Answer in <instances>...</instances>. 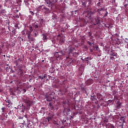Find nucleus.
<instances>
[{"label":"nucleus","mask_w":128,"mask_h":128,"mask_svg":"<svg viewBox=\"0 0 128 128\" xmlns=\"http://www.w3.org/2000/svg\"><path fill=\"white\" fill-rule=\"evenodd\" d=\"M22 102L26 104V106H27L28 108H30V106H32L35 102L34 101H31L30 100L28 97H24L22 98Z\"/></svg>","instance_id":"f257e3e1"},{"label":"nucleus","mask_w":128,"mask_h":128,"mask_svg":"<svg viewBox=\"0 0 128 128\" xmlns=\"http://www.w3.org/2000/svg\"><path fill=\"white\" fill-rule=\"evenodd\" d=\"M22 34L23 36H26V35L28 34V30H24L22 31Z\"/></svg>","instance_id":"1a4fd4ad"},{"label":"nucleus","mask_w":128,"mask_h":128,"mask_svg":"<svg viewBox=\"0 0 128 128\" xmlns=\"http://www.w3.org/2000/svg\"><path fill=\"white\" fill-rule=\"evenodd\" d=\"M60 42H64V36H62L60 38Z\"/></svg>","instance_id":"9d476101"},{"label":"nucleus","mask_w":128,"mask_h":128,"mask_svg":"<svg viewBox=\"0 0 128 128\" xmlns=\"http://www.w3.org/2000/svg\"><path fill=\"white\" fill-rule=\"evenodd\" d=\"M91 52H92V50H91Z\"/></svg>","instance_id":"bf43d9fd"},{"label":"nucleus","mask_w":128,"mask_h":128,"mask_svg":"<svg viewBox=\"0 0 128 128\" xmlns=\"http://www.w3.org/2000/svg\"><path fill=\"white\" fill-rule=\"evenodd\" d=\"M58 54V52H56L55 53V54Z\"/></svg>","instance_id":"79ce46f5"},{"label":"nucleus","mask_w":128,"mask_h":128,"mask_svg":"<svg viewBox=\"0 0 128 128\" xmlns=\"http://www.w3.org/2000/svg\"><path fill=\"white\" fill-rule=\"evenodd\" d=\"M120 120H122L123 122H124V117H122L120 118Z\"/></svg>","instance_id":"412c9836"},{"label":"nucleus","mask_w":128,"mask_h":128,"mask_svg":"<svg viewBox=\"0 0 128 128\" xmlns=\"http://www.w3.org/2000/svg\"><path fill=\"white\" fill-rule=\"evenodd\" d=\"M100 24V20L97 18V20H96V24H94V26H96V24Z\"/></svg>","instance_id":"f8f14e48"},{"label":"nucleus","mask_w":128,"mask_h":128,"mask_svg":"<svg viewBox=\"0 0 128 128\" xmlns=\"http://www.w3.org/2000/svg\"><path fill=\"white\" fill-rule=\"evenodd\" d=\"M34 36L35 37H36V36H38V34L34 33Z\"/></svg>","instance_id":"2f4dec72"},{"label":"nucleus","mask_w":128,"mask_h":128,"mask_svg":"<svg viewBox=\"0 0 128 128\" xmlns=\"http://www.w3.org/2000/svg\"><path fill=\"white\" fill-rule=\"evenodd\" d=\"M6 10H2L0 11V14H6Z\"/></svg>","instance_id":"4468645a"},{"label":"nucleus","mask_w":128,"mask_h":128,"mask_svg":"<svg viewBox=\"0 0 128 128\" xmlns=\"http://www.w3.org/2000/svg\"><path fill=\"white\" fill-rule=\"evenodd\" d=\"M47 102H52V99H50V98H47L46 99Z\"/></svg>","instance_id":"5701e85b"},{"label":"nucleus","mask_w":128,"mask_h":128,"mask_svg":"<svg viewBox=\"0 0 128 128\" xmlns=\"http://www.w3.org/2000/svg\"><path fill=\"white\" fill-rule=\"evenodd\" d=\"M42 8V10H44V12H50V9H48V8H46L44 6L42 5V6H39V8Z\"/></svg>","instance_id":"f03ea898"},{"label":"nucleus","mask_w":128,"mask_h":128,"mask_svg":"<svg viewBox=\"0 0 128 128\" xmlns=\"http://www.w3.org/2000/svg\"><path fill=\"white\" fill-rule=\"evenodd\" d=\"M56 14H53L52 16V20H56Z\"/></svg>","instance_id":"ddd939ff"},{"label":"nucleus","mask_w":128,"mask_h":128,"mask_svg":"<svg viewBox=\"0 0 128 128\" xmlns=\"http://www.w3.org/2000/svg\"><path fill=\"white\" fill-rule=\"evenodd\" d=\"M28 42H34V38L32 36V34L30 33L28 34Z\"/></svg>","instance_id":"7ed1b4c3"},{"label":"nucleus","mask_w":128,"mask_h":128,"mask_svg":"<svg viewBox=\"0 0 128 128\" xmlns=\"http://www.w3.org/2000/svg\"><path fill=\"white\" fill-rule=\"evenodd\" d=\"M60 36V35H58V36Z\"/></svg>","instance_id":"4d7b16f0"},{"label":"nucleus","mask_w":128,"mask_h":128,"mask_svg":"<svg viewBox=\"0 0 128 128\" xmlns=\"http://www.w3.org/2000/svg\"><path fill=\"white\" fill-rule=\"evenodd\" d=\"M94 12L90 11L89 12H87V14L88 15V16L90 17L92 16V14H94Z\"/></svg>","instance_id":"6e6552de"},{"label":"nucleus","mask_w":128,"mask_h":128,"mask_svg":"<svg viewBox=\"0 0 128 128\" xmlns=\"http://www.w3.org/2000/svg\"><path fill=\"white\" fill-rule=\"evenodd\" d=\"M90 82H92V80H90Z\"/></svg>","instance_id":"de8ad7c7"},{"label":"nucleus","mask_w":128,"mask_h":128,"mask_svg":"<svg viewBox=\"0 0 128 128\" xmlns=\"http://www.w3.org/2000/svg\"><path fill=\"white\" fill-rule=\"evenodd\" d=\"M16 108V109H18V108L15 107V108Z\"/></svg>","instance_id":"864d4df0"},{"label":"nucleus","mask_w":128,"mask_h":128,"mask_svg":"<svg viewBox=\"0 0 128 128\" xmlns=\"http://www.w3.org/2000/svg\"><path fill=\"white\" fill-rule=\"evenodd\" d=\"M49 106H50L51 108H52L53 107H52V103H49V104H48Z\"/></svg>","instance_id":"4be33fe9"},{"label":"nucleus","mask_w":128,"mask_h":128,"mask_svg":"<svg viewBox=\"0 0 128 128\" xmlns=\"http://www.w3.org/2000/svg\"><path fill=\"white\" fill-rule=\"evenodd\" d=\"M16 12H18V10H16Z\"/></svg>","instance_id":"a19ab883"},{"label":"nucleus","mask_w":128,"mask_h":128,"mask_svg":"<svg viewBox=\"0 0 128 128\" xmlns=\"http://www.w3.org/2000/svg\"><path fill=\"white\" fill-rule=\"evenodd\" d=\"M4 58H6V55H4Z\"/></svg>","instance_id":"09e8293b"},{"label":"nucleus","mask_w":128,"mask_h":128,"mask_svg":"<svg viewBox=\"0 0 128 128\" xmlns=\"http://www.w3.org/2000/svg\"><path fill=\"white\" fill-rule=\"evenodd\" d=\"M52 0H49V2L46 0H45L47 4H49V6H52Z\"/></svg>","instance_id":"39448f33"},{"label":"nucleus","mask_w":128,"mask_h":128,"mask_svg":"<svg viewBox=\"0 0 128 128\" xmlns=\"http://www.w3.org/2000/svg\"><path fill=\"white\" fill-rule=\"evenodd\" d=\"M120 104H119V106H120Z\"/></svg>","instance_id":"3c124183"},{"label":"nucleus","mask_w":128,"mask_h":128,"mask_svg":"<svg viewBox=\"0 0 128 128\" xmlns=\"http://www.w3.org/2000/svg\"><path fill=\"white\" fill-rule=\"evenodd\" d=\"M116 40H118V38H116Z\"/></svg>","instance_id":"603ef678"},{"label":"nucleus","mask_w":128,"mask_h":128,"mask_svg":"<svg viewBox=\"0 0 128 128\" xmlns=\"http://www.w3.org/2000/svg\"><path fill=\"white\" fill-rule=\"evenodd\" d=\"M91 52H92V50H91Z\"/></svg>","instance_id":"052dcab7"},{"label":"nucleus","mask_w":128,"mask_h":128,"mask_svg":"<svg viewBox=\"0 0 128 128\" xmlns=\"http://www.w3.org/2000/svg\"><path fill=\"white\" fill-rule=\"evenodd\" d=\"M81 60H84V59H82V58H81Z\"/></svg>","instance_id":"c03bdc74"},{"label":"nucleus","mask_w":128,"mask_h":128,"mask_svg":"<svg viewBox=\"0 0 128 128\" xmlns=\"http://www.w3.org/2000/svg\"><path fill=\"white\" fill-rule=\"evenodd\" d=\"M22 110H26V106H24V104H22Z\"/></svg>","instance_id":"aec40b11"},{"label":"nucleus","mask_w":128,"mask_h":128,"mask_svg":"<svg viewBox=\"0 0 128 128\" xmlns=\"http://www.w3.org/2000/svg\"><path fill=\"white\" fill-rule=\"evenodd\" d=\"M24 110H22V112H24Z\"/></svg>","instance_id":"37998d69"},{"label":"nucleus","mask_w":128,"mask_h":128,"mask_svg":"<svg viewBox=\"0 0 128 128\" xmlns=\"http://www.w3.org/2000/svg\"><path fill=\"white\" fill-rule=\"evenodd\" d=\"M8 30H10V27H8Z\"/></svg>","instance_id":"5fc2aeb1"},{"label":"nucleus","mask_w":128,"mask_h":128,"mask_svg":"<svg viewBox=\"0 0 128 128\" xmlns=\"http://www.w3.org/2000/svg\"><path fill=\"white\" fill-rule=\"evenodd\" d=\"M96 50H98V46H96Z\"/></svg>","instance_id":"c9c22d12"},{"label":"nucleus","mask_w":128,"mask_h":128,"mask_svg":"<svg viewBox=\"0 0 128 128\" xmlns=\"http://www.w3.org/2000/svg\"><path fill=\"white\" fill-rule=\"evenodd\" d=\"M42 62H44V60H42Z\"/></svg>","instance_id":"6e6d98bb"},{"label":"nucleus","mask_w":128,"mask_h":128,"mask_svg":"<svg viewBox=\"0 0 128 128\" xmlns=\"http://www.w3.org/2000/svg\"><path fill=\"white\" fill-rule=\"evenodd\" d=\"M23 91H24V92H26V89H24V90H23Z\"/></svg>","instance_id":"ea45409f"},{"label":"nucleus","mask_w":128,"mask_h":128,"mask_svg":"<svg viewBox=\"0 0 128 128\" xmlns=\"http://www.w3.org/2000/svg\"><path fill=\"white\" fill-rule=\"evenodd\" d=\"M52 118L50 116V117H48L47 118V120L48 122H50V120H52Z\"/></svg>","instance_id":"6ab92c4d"},{"label":"nucleus","mask_w":128,"mask_h":128,"mask_svg":"<svg viewBox=\"0 0 128 128\" xmlns=\"http://www.w3.org/2000/svg\"><path fill=\"white\" fill-rule=\"evenodd\" d=\"M40 78L42 79V80H44V78H46V76H43V77H40Z\"/></svg>","instance_id":"f704fd0d"},{"label":"nucleus","mask_w":128,"mask_h":128,"mask_svg":"<svg viewBox=\"0 0 128 128\" xmlns=\"http://www.w3.org/2000/svg\"><path fill=\"white\" fill-rule=\"evenodd\" d=\"M116 0H114V2H115Z\"/></svg>","instance_id":"680f3d73"},{"label":"nucleus","mask_w":128,"mask_h":128,"mask_svg":"<svg viewBox=\"0 0 128 128\" xmlns=\"http://www.w3.org/2000/svg\"><path fill=\"white\" fill-rule=\"evenodd\" d=\"M82 6H86V3L88 2V0H82Z\"/></svg>","instance_id":"20e7f679"},{"label":"nucleus","mask_w":128,"mask_h":128,"mask_svg":"<svg viewBox=\"0 0 128 128\" xmlns=\"http://www.w3.org/2000/svg\"><path fill=\"white\" fill-rule=\"evenodd\" d=\"M30 12L31 13V14H32V16H34V12L30 11Z\"/></svg>","instance_id":"c756f323"},{"label":"nucleus","mask_w":128,"mask_h":128,"mask_svg":"<svg viewBox=\"0 0 128 128\" xmlns=\"http://www.w3.org/2000/svg\"><path fill=\"white\" fill-rule=\"evenodd\" d=\"M6 102L8 103V105L10 106V101L8 100H6Z\"/></svg>","instance_id":"72a5a7b5"},{"label":"nucleus","mask_w":128,"mask_h":128,"mask_svg":"<svg viewBox=\"0 0 128 128\" xmlns=\"http://www.w3.org/2000/svg\"><path fill=\"white\" fill-rule=\"evenodd\" d=\"M97 6H100V2H98V4H97Z\"/></svg>","instance_id":"7c9ffc66"},{"label":"nucleus","mask_w":128,"mask_h":128,"mask_svg":"<svg viewBox=\"0 0 128 128\" xmlns=\"http://www.w3.org/2000/svg\"><path fill=\"white\" fill-rule=\"evenodd\" d=\"M12 34L14 36L16 34V30H12Z\"/></svg>","instance_id":"a211bd4d"},{"label":"nucleus","mask_w":128,"mask_h":128,"mask_svg":"<svg viewBox=\"0 0 128 128\" xmlns=\"http://www.w3.org/2000/svg\"><path fill=\"white\" fill-rule=\"evenodd\" d=\"M108 12H106L105 16H108Z\"/></svg>","instance_id":"58836bf2"},{"label":"nucleus","mask_w":128,"mask_h":128,"mask_svg":"<svg viewBox=\"0 0 128 128\" xmlns=\"http://www.w3.org/2000/svg\"><path fill=\"white\" fill-rule=\"evenodd\" d=\"M71 118H72V116H71Z\"/></svg>","instance_id":"13d9d810"},{"label":"nucleus","mask_w":128,"mask_h":128,"mask_svg":"<svg viewBox=\"0 0 128 128\" xmlns=\"http://www.w3.org/2000/svg\"><path fill=\"white\" fill-rule=\"evenodd\" d=\"M26 2H28V0H25Z\"/></svg>","instance_id":"49530a36"},{"label":"nucleus","mask_w":128,"mask_h":128,"mask_svg":"<svg viewBox=\"0 0 128 128\" xmlns=\"http://www.w3.org/2000/svg\"><path fill=\"white\" fill-rule=\"evenodd\" d=\"M90 100H92V102H94V100H96V98H94V96H91Z\"/></svg>","instance_id":"9b49d317"},{"label":"nucleus","mask_w":128,"mask_h":128,"mask_svg":"<svg viewBox=\"0 0 128 128\" xmlns=\"http://www.w3.org/2000/svg\"><path fill=\"white\" fill-rule=\"evenodd\" d=\"M43 40H48V38L46 37V36L43 35Z\"/></svg>","instance_id":"2eb2a0df"},{"label":"nucleus","mask_w":128,"mask_h":128,"mask_svg":"<svg viewBox=\"0 0 128 128\" xmlns=\"http://www.w3.org/2000/svg\"><path fill=\"white\" fill-rule=\"evenodd\" d=\"M114 58L113 56L110 57V60H114Z\"/></svg>","instance_id":"473e14b6"},{"label":"nucleus","mask_w":128,"mask_h":128,"mask_svg":"<svg viewBox=\"0 0 128 128\" xmlns=\"http://www.w3.org/2000/svg\"><path fill=\"white\" fill-rule=\"evenodd\" d=\"M70 110L68 108H66L64 109V110L63 112H66L67 114H68V113L70 112Z\"/></svg>","instance_id":"423d86ee"},{"label":"nucleus","mask_w":128,"mask_h":128,"mask_svg":"<svg viewBox=\"0 0 128 128\" xmlns=\"http://www.w3.org/2000/svg\"><path fill=\"white\" fill-rule=\"evenodd\" d=\"M29 28H30V32H32V27L30 26Z\"/></svg>","instance_id":"bb28decb"},{"label":"nucleus","mask_w":128,"mask_h":128,"mask_svg":"<svg viewBox=\"0 0 128 128\" xmlns=\"http://www.w3.org/2000/svg\"><path fill=\"white\" fill-rule=\"evenodd\" d=\"M34 26L35 28H38V24H35V25Z\"/></svg>","instance_id":"b1692460"},{"label":"nucleus","mask_w":128,"mask_h":128,"mask_svg":"<svg viewBox=\"0 0 128 128\" xmlns=\"http://www.w3.org/2000/svg\"><path fill=\"white\" fill-rule=\"evenodd\" d=\"M88 35L89 36H92V33L90 32H89L88 33Z\"/></svg>","instance_id":"c85d7f7f"},{"label":"nucleus","mask_w":128,"mask_h":128,"mask_svg":"<svg viewBox=\"0 0 128 128\" xmlns=\"http://www.w3.org/2000/svg\"><path fill=\"white\" fill-rule=\"evenodd\" d=\"M54 70H53L52 72H51L52 73L54 72Z\"/></svg>","instance_id":"a18cd8bd"},{"label":"nucleus","mask_w":128,"mask_h":128,"mask_svg":"<svg viewBox=\"0 0 128 128\" xmlns=\"http://www.w3.org/2000/svg\"><path fill=\"white\" fill-rule=\"evenodd\" d=\"M14 18H20V16H18V15H16L14 16Z\"/></svg>","instance_id":"cd10ccee"},{"label":"nucleus","mask_w":128,"mask_h":128,"mask_svg":"<svg viewBox=\"0 0 128 128\" xmlns=\"http://www.w3.org/2000/svg\"><path fill=\"white\" fill-rule=\"evenodd\" d=\"M88 44L89 46H92V44L89 41L88 42Z\"/></svg>","instance_id":"393cba45"},{"label":"nucleus","mask_w":128,"mask_h":128,"mask_svg":"<svg viewBox=\"0 0 128 128\" xmlns=\"http://www.w3.org/2000/svg\"><path fill=\"white\" fill-rule=\"evenodd\" d=\"M14 28H18V30H20V28L18 27V24H15Z\"/></svg>","instance_id":"f3484780"},{"label":"nucleus","mask_w":128,"mask_h":128,"mask_svg":"<svg viewBox=\"0 0 128 128\" xmlns=\"http://www.w3.org/2000/svg\"><path fill=\"white\" fill-rule=\"evenodd\" d=\"M110 56H116H116H118V54L116 53V52H112L110 54Z\"/></svg>","instance_id":"0eeeda50"},{"label":"nucleus","mask_w":128,"mask_h":128,"mask_svg":"<svg viewBox=\"0 0 128 128\" xmlns=\"http://www.w3.org/2000/svg\"><path fill=\"white\" fill-rule=\"evenodd\" d=\"M108 122V120H104V122Z\"/></svg>","instance_id":"4c0bfd02"},{"label":"nucleus","mask_w":128,"mask_h":128,"mask_svg":"<svg viewBox=\"0 0 128 128\" xmlns=\"http://www.w3.org/2000/svg\"><path fill=\"white\" fill-rule=\"evenodd\" d=\"M101 10H104V8H102L101 9H98V12H101Z\"/></svg>","instance_id":"a878e982"},{"label":"nucleus","mask_w":128,"mask_h":128,"mask_svg":"<svg viewBox=\"0 0 128 128\" xmlns=\"http://www.w3.org/2000/svg\"><path fill=\"white\" fill-rule=\"evenodd\" d=\"M2 112H4V108H2Z\"/></svg>","instance_id":"e433bc0d"},{"label":"nucleus","mask_w":128,"mask_h":128,"mask_svg":"<svg viewBox=\"0 0 128 128\" xmlns=\"http://www.w3.org/2000/svg\"><path fill=\"white\" fill-rule=\"evenodd\" d=\"M92 60V58L88 57L85 58L84 60H86V62H88V60Z\"/></svg>","instance_id":"dca6fc26"},{"label":"nucleus","mask_w":128,"mask_h":128,"mask_svg":"<svg viewBox=\"0 0 128 128\" xmlns=\"http://www.w3.org/2000/svg\"><path fill=\"white\" fill-rule=\"evenodd\" d=\"M50 70H54V68H50Z\"/></svg>","instance_id":"8fccbe9b"}]
</instances>
